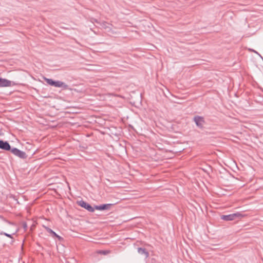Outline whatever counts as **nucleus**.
Masks as SVG:
<instances>
[{"label": "nucleus", "mask_w": 263, "mask_h": 263, "mask_svg": "<svg viewBox=\"0 0 263 263\" xmlns=\"http://www.w3.org/2000/svg\"><path fill=\"white\" fill-rule=\"evenodd\" d=\"M46 82L50 85L56 87H66L67 85L65 84V83L60 81H53L52 79H45Z\"/></svg>", "instance_id": "f257e3e1"}, {"label": "nucleus", "mask_w": 263, "mask_h": 263, "mask_svg": "<svg viewBox=\"0 0 263 263\" xmlns=\"http://www.w3.org/2000/svg\"><path fill=\"white\" fill-rule=\"evenodd\" d=\"M10 151L14 155L18 157L21 159H25L27 157V155L25 152L22 151L17 148H12Z\"/></svg>", "instance_id": "f03ea898"}, {"label": "nucleus", "mask_w": 263, "mask_h": 263, "mask_svg": "<svg viewBox=\"0 0 263 263\" xmlns=\"http://www.w3.org/2000/svg\"><path fill=\"white\" fill-rule=\"evenodd\" d=\"M242 215L240 213H236L227 215H222L221 216V219L225 221H231L234 220L236 218H239Z\"/></svg>", "instance_id": "7ed1b4c3"}, {"label": "nucleus", "mask_w": 263, "mask_h": 263, "mask_svg": "<svg viewBox=\"0 0 263 263\" xmlns=\"http://www.w3.org/2000/svg\"><path fill=\"white\" fill-rule=\"evenodd\" d=\"M77 203L79 206L86 209L89 212H93L95 211V208H92L90 204L83 200L78 201Z\"/></svg>", "instance_id": "20e7f679"}, {"label": "nucleus", "mask_w": 263, "mask_h": 263, "mask_svg": "<svg viewBox=\"0 0 263 263\" xmlns=\"http://www.w3.org/2000/svg\"><path fill=\"white\" fill-rule=\"evenodd\" d=\"M194 121L199 128L202 129L203 128V125L205 123L203 117L199 116H195Z\"/></svg>", "instance_id": "39448f33"}, {"label": "nucleus", "mask_w": 263, "mask_h": 263, "mask_svg": "<svg viewBox=\"0 0 263 263\" xmlns=\"http://www.w3.org/2000/svg\"><path fill=\"white\" fill-rule=\"evenodd\" d=\"M0 148L5 151H9L12 149L8 141L0 140Z\"/></svg>", "instance_id": "423d86ee"}, {"label": "nucleus", "mask_w": 263, "mask_h": 263, "mask_svg": "<svg viewBox=\"0 0 263 263\" xmlns=\"http://www.w3.org/2000/svg\"><path fill=\"white\" fill-rule=\"evenodd\" d=\"M44 228L46 230V231L51 234L52 237H55L58 239L59 240H61L63 239V238L58 235L55 232H54L52 230H51L50 228H49L48 227L44 226Z\"/></svg>", "instance_id": "0eeeda50"}, {"label": "nucleus", "mask_w": 263, "mask_h": 263, "mask_svg": "<svg viewBox=\"0 0 263 263\" xmlns=\"http://www.w3.org/2000/svg\"><path fill=\"white\" fill-rule=\"evenodd\" d=\"M12 82L6 79L0 78V87H9L12 85Z\"/></svg>", "instance_id": "6e6552de"}, {"label": "nucleus", "mask_w": 263, "mask_h": 263, "mask_svg": "<svg viewBox=\"0 0 263 263\" xmlns=\"http://www.w3.org/2000/svg\"><path fill=\"white\" fill-rule=\"evenodd\" d=\"M113 205V204H104L100 205H96L95 206V209L98 210H105L110 209V207Z\"/></svg>", "instance_id": "1a4fd4ad"}, {"label": "nucleus", "mask_w": 263, "mask_h": 263, "mask_svg": "<svg viewBox=\"0 0 263 263\" xmlns=\"http://www.w3.org/2000/svg\"><path fill=\"white\" fill-rule=\"evenodd\" d=\"M100 25L102 28L105 29L107 31L111 30L112 25L106 22L103 21L100 23Z\"/></svg>", "instance_id": "9d476101"}, {"label": "nucleus", "mask_w": 263, "mask_h": 263, "mask_svg": "<svg viewBox=\"0 0 263 263\" xmlns=\"http://www.w3.org/2000/svg\"><path fill=\"white\" fill-rule=\"evenodd\" d=\"M138 252L140 254H144L145 257H147L149 255L148 252L146 251V250L145 248H138Z\"/></svg>", "instance_id": "9b49d317"}, {"label": "nucleus", "mask_w": 263, "mask_h": 263, "mask_svg": "<svg viewBox=\"0 0 263 263\" xmlns=\"http://www.w3.org/2000/svg\"><path fill=\"white\" fill-rule=\"evenodd\" d=\"M1 235H4L8 237H9L10 238H13V237H12V234H8L7 233H5V232H2L1 233H0Z\"/></svg>", "instance_id": "f8f14e48"}, {"label": "nucleus", "mask_w": 263, "mask_h": 263, "mask_svg": "<svg viewBox=\"0 0 263 263\" xmlns=\"http://www.w3.org/2000/svg\"><path fill=\"white\" fill-rule=\"evenodd\" d=\"M108 251H105V250H102L100 251V253L103 254V255H106L108 253Z\"/></svg>", "instance_id": "ddd939ff"}, {"label": "nucleus", "mask_w": 263, "mask_h": 263, "mask_svg": "<svg viewBox=\"0 0 263 263\" xmlns=\"http://www.w3.org/2000/svg\"><path fill=\"white\" fill-rule=\"evenodd\" d=\"M23 227L25 228V229H26L27 228V224L26 223H24L23 224Z\"/></svg>", "instance_id": "4468645a"}, {"label": "nucleus", "mask_w": 263, "mask_h": 263, "mask_svg": "<svg viewBox=\"0 0 263 263\" xmlns=\"http://www.w3.org/2000/svg\"><path fill=\"white\" fill-rule=\"evenodd\" d=\"M94 21H95V22H96V23H98V24H100V22H99L98 21V20H96V19H94Z\"/></svg>", "instance_id": "2eb2a0df"}, {"label": "nucleus", "mask_w": 263, "mask_h": 263, "mask_svg": "<svg viewBox=\"0 0 263 263\" xmlns=\"http://www.w3.org/2000/svg\"><path fill=\"white\" fill-rule=\"evenodd\" d=\"M1 135V134L0 133V135Z\"/></svg>", "instance_id": "dca6fc26"}]
</instances>
